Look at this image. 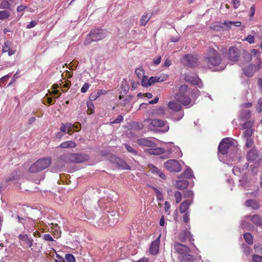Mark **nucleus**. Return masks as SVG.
<instances>
[{
  "label": "nucleus",
  "mask_w": 262,
  "mask_h": 262,
  "mask_svg": "<svg viewBox=\"0 0 262 262\" xmlns=\"http://www.w3.org/2000/svg\"><path fill=\"white\" fill-rule=\"evenodd\" d=\"M148 168L149 171H150L154 174L159 176L162 179H166V176L163 173V172L157 167H155L154 165L149 164L148 165Z\"/></svg>",
  "instance_id": "aec40b11"
},
{
  "label": "nucleus",
  "mask_w": 262,
  "mask_h": 262,
  "mask_svg": "<svg viewBox=\"0 0 262 262\" xmlns=\"http://www.w3.org/2000/svg\"><path fill=\"white\" fill-rule=\"evenodd\" d=\"M188 185L187 180H178L176 182V186L179 189H183L186 188Z\"/></svg>",
  "instance_id": "7c9ffc66"
},
{
  "label": "nucleus",
  "mask_w": 262,
  "mask_h": 262,
  "mask_svg": "<svg viewBox=\"0 0 262 262\" xmlns=\"http://www.w3.org/2000/svg\"><path fill=\"white\" fill-rule=\"evenodd\" d=\"M175 151L176 155V156L181 157L182 156V153L180 148L178 146H173L172 148L170 150V152Z\"/></svg>",
  "instance_id": "ea45409f"
},
{
  "label": "nucleus",
  "mask_w": 262,
  "mask_h": 262,
  "mask_svg": "<svg viewBox=\"0 0 262 262\" xmlns=\"http://www.w3.org/2000/svg\"><path fill=\"white\" fill-rule=\"evenodd\" d=\"M192 236L189 231L185 230L180 235L179 239L182 242H184L187 239L191 241Z\"/></svg>",
  "instance_id": "cd10ccee"
},
{
  "label": "nucleus",
  "mask_w": 262,
  "mask_h": 262,
  "mask_svg": "<svg viewBox=\"0 0 262 262\" xmlns=\"http://www.w3.org/2000/svg\"><path fill=\"white\" fill-rule=\"evenodd\" d=\"M152 188L154 190L156 193L157 199L159 201L163 200V196L162 192L155 187H152Z\"/></svg>",
  "instance_id": "c9c22d12"
},
{
  "label": "nucleus",
  "mask_w": 262,
  "mask_h": 262,
  "mask_svg": "<svg viewBox=\"0 0 262 262\" xmlns=\"http://www.w3.org/2000/svg\"><path fill=\"white\" fill-rule=\"evenodd\" d=\"M173 250L179 254V258L181 262H195L194 256L190 254V250L187 246L176 242Z\"/></svg>",
  "instance_id": "7ed1b4c3"
},
{
  "label": "nucleus",
  "mask_w": 262,
  "mask_h": 262,
  "mask_svg": "<svg viewBox=\"0 0 262 262\" xmlns=\"http://www.w3.org/2000/svg\"><path fill=\"white\" fill-rule=\"evenodd\" d=\"M205 59L208 67L213 71H222L226 67L225 64L222 63L220 54L213 48L208 50Z\"/></svg>",
  "instance_id": "f03ea898"
},
{
  "label": "nucleus",
  "mask_w": 262,
  "mask_h": 262,
  "mask_svg": "<svg viewBox=\"0 0 262 262\" xmlns=\"http://www.w3.org/2000/svg\"><path fill=\"white\" fill-rule=\"evenodd\" d=\"M253 123L251 121H247L243 123L242 126V129L244 130H247L249 129H253L252 127Z\"/></svg>",
  "instance_id": "58836bf2"
},
{
  "label": "nucleus",
  "mask_w": 262,
  "mask_h": 262,
  "mask_svg": "<svg viewBox=\"0 0 262 262\" xmlns=\"http://www.w3.org/2000/svg\"><path fill=\"white\" fill-rule=\"evenodd\" d=\"M182 62L188 67H194L197 64L196 56L191 55H185L181 60Z\"/></svg>",
  "instance_id": "f8f14e48"
},
{
  "label": "nucleus",
  "mask_w": 262,
  "mask_h": 262,
  "mask_svg": "<svg viewBox=\"0 0 262 262\" xmlns=\"http://www.w3.org/2000/svg\"><path fill=\"white\" fill-rule=\"evenodd\" d=\"M99 97V94L97 92V91L94 92L91 94L90 96V99L91 100V101H94L96 100V99L98 98Z\"/></svg>",
  "instance_id": "864d4df0"
},
{
  "label": "nucleus",
  "mask_w": 262,
  "mask_h": 262,
  "mask_svg": "<svg viewBox=\"0 0 262 262\" xmlns=\"http://www.w3.org/2000/svg\"><path fill=\"white\" fill-rule=\"evenodd\" d=\"M90 85L88 83H85L82 87L81 88V92L82 93H85L90 88Z\"/></svg>",
  "instance_id": "13d9d810"
},
{
  "label": "nucleus",
  "mask_w": 262,
  "mask_h": 262,
  "mask_svg": "<svg viewBox=\"0 0 262 262\" xmlns=\"http://www.w3.org/2000/svg\"><path fill=\"white\" fill-rule=\"evenodd\" d=\"M76 146V144L74 141H68L63 142V143H62L60 144V147L62 148H74V147H75Z\"/></svg>",
  "instance_id": "2f4dec72"
},
{
  "label": "nucleus",
  "mask_w": 262,
  "mask_h": 262,
  "mask_svg": "<svg viewBox=\"0 0 262 262\" xmlns=\"http://www.w3.org/2000/svg\"><path fill=\"white\" fill-rule=\"evenodd\" d=\"M233 7L235 9H237L240 5V3L238 0H232Z\"/></svg>",
  "instance_id": "338daca9"
},
{
  "label": "nucleus",
  "mask_w": 262,
  "mask_h": 262,
  "mask_svg": "<svg viewBox=\"0 0 262 262\" xmlns=\"http://www.w3.org/2000/svg\"><path fill=\"white\" fill-rule=\"evenodd\" d=\"M246 147L247 148H251L254 145V141L252 138L246 139Z\"/></svg>",
  "instance_id": "c03bdc74"
},
{
  "label": "nucleus",
  "mask_w": 262,
  "mask_h": 262,
  "mask_svg": "<svg viewBox=\"0 0 262 262\" xmlns=\"http://www.w3.org/2000/svg\"><path fill=\"white\" fill-rule=\"evenodd\" d=\"M251 116V113L249 110H246L241 111L239 115V119L241 121H245L248 120Z\"/></svg>",
  "instance_id": "c85d7f7f"
},
{
  "label": "nucleus",
  "mask_w": 262,
  "mask_h": 262,
  "mask_svg": "<svg viewBox=\"0 0 262 262\" xmlns=\"http://www.w3.org/2000/svg\"><path fill=\"white\" fill-rule=\"evenodd\" d=\"M165 109L163 107L154 109L151 112V114L153 116H163L165 114Z\"/></svg>",
  "instance_id": "393cba45"
},
{
  "label": "nucleus",
  "mask_w": 262,
  "mask_h": 262,
  "mask_svg": "<svg viewBox=\"0 0 262 262\" xmlns=\"http://www.w3.org/2000/svg\"><path fill=\"white\" fill-rule=\"evenodd\" d=\"M184 79L186 81L197 85L199 88H202L203 84L201 79L198 76L191 73H187L185 75Z\"/></svg>",
  "instance_id": "1a4fd4ad"
},
{
  "label": "nucleus",
  "mask_w": 262,
  "mask_h": 262,
  "mask_svg": "<svg viewBox=\"0 0 262 262\" xmlns=\"http://www.w3.org/2000/svg\"><path fill=\"white\" fill-rule=\"evenodd\" d=\"M258 187H256V189L254 191H252V192L247 193V195L248 196V194H250L251 196L256 198L258 195Z\"/></svg>",
  "instance_id": "5fc2aeb1"
},
{
  "label": "nucleus",
  "mask_w": 262,
  "mask_h": 262,
  "mask_svg": "<svg viewBox=\"0 0 262 262\" xmlns=\"http://www.w3.org/2000/svg\"><path fill=\"white\" fill-rule=\"evenodd\" d=\"M183 176L186 179L191 178L193 176V171L191 169L187 167L183 173Z\"/></svg>",
  "instance_id": "72a5a7b5"
},
{
  "label": "nucleus",
  "mask_w": 262,
  "mask_h": 262,
  "mask_svg": "<svg viewBox=\"0 0 262 262\" xmlns=\"http://www.w3.org/2000/svg\"><path fill=\"white\" fill-rule=\"evenodd\" d=\"M43 238L47 241H53L52 237L49 234H45Z\"/></svg>",
  "instance_id": "69168bd1"
},
{
  "label": "nucleus",
  "mask_w": 262,
  "mask_h": 262,
  "mask_svg": "<svg viewBox=\"0 0 262 262\" xmlns=\"http://www.w3.org/2000/svg\"><path fill=\"white\" fill-rule=\"evenodd\" d=\"M183 221L185 223H188L189 221V214L188 212H186L183 217Z\"/></svg>",
  "instance_id": "0e129e2a"
},
{
  "label": "nucleus",
  "mask_w": 262,
  "mask_h": 262,
  "mask_svg": "<svg viewBox=\"0 0 262 262\" xmlns=\"http://www.w3.org/2000/svg\"><path fill=\"white\" fill-rule=\"evenodd\" d=\"M71 127V123H67L65 124L62 123L61 126L60 128V131L66 133L67 128H70Z\"/></svg>",
  "instance_id": "37998d69"
},
{
  "label": "nucleus",
  "mask_w": 262,
  "mask_h": 262,
  "mask_svg": "<svg viewBox=\"0 0 262 262\" xmlns=\"http://www.w3.org/2000/svg\"><path fill=\"white\" fill-rule=\"evenodd\" d=\"M255 252L258 254L262 253V245L260 244H256L254 245Z\"/></svg>",
  "instance_id": "de8ad7c7"
},
{
  "label": "nucleus",
  "mask_w": 262,
  "mask_h": 262,
  "mask_svg": "<svg viewBox=\"0 0 262 262\" xmlns=\"http://www.w3.org/2000/svg\"><path fill=\"white\" fill-rule=\"evenodd\" d=\"M245 205L247 207L251 208L252 209L257 210L259 208V203L255 200L249 199L247 200Z\"/></svg>",
  "instance_id": "412c9836"
},
{
  "label": "nucleus",
  "mask_w": 262,
  "mask_h": 262,
  "mask_svg": "<svg viewBox=\"0 0 262 262\" xmlns=\"http://www.w3.org/2000/svg\"><path fill=\"white\" fill-rule=\"evenodd\" d=\"M144 123L145 125L150 130H155L156 128H160V132L166 133L169 129L168 122L162 119L147 118L144 120Z\"/></svg>",
  "instance_id": "20e7f679"
},
{
  "label": "nucleus",
  "mask_w": 262,
  "mask_h": 262,
  "mask_svg": "<svg viewBox=\"0 0 262 262\" xmlns=\"http://www.w3.org/2000/svg\"><path fill=\"white\" fill-rule=\"evenodd\" d=\"M245 219L250 220L254 224L257 226L262 225V217L258 214L247 215Z\"/></svg>",
  "instance_id": "6ab92c4d"
},
{
  "label": "nucleus",
  "mask_w": 262,
  "mask_h": 262,
  "mask_svg": "<svg viewBox=\"0 0 262 262\" xmlns=\"http://www.w3.org/2000/svg\"><path fill=\"white\" fill-rule=\"evenodd\" d=\"M246 157L248 161L257 162L262 158V156L255 147H253L248 152Z\"/></svg>",
  "instance_id": "ddd939ff"
},
{
  "label": "nucleus",
  "mask_w": 262,
  "mask_h": 262,
  "mask_svg": "<svg viewBox=\"0 0 262 262\" xmlns=\"http://www.w3.org/2000/svg\"><path fill=\"white\" fill-rule=\"evenodd\" d=\"M135 73L139 78L143 79V77H146V76H144V70L141 67L137 68L135 71Z\"/></svg>",
  "instance_id": "e433bc0d"
},
{
  "label": "nucleus",
  "mask_w": 262,
  "mask_h": 262,
  "mask_svg": "<svg viewBox=\"0 0 262 262\" xmlns=\"http://www.w3.org/2000/svg\"><path fill=\"white\" fill-rule=\"evenodd\" d=\"M11 45V43L10 41H6L5 42L2 48V52L3 53L8 52L9 56H11L14 54V51L13 50L10 49Z\"/></svg>",
  "instance_id": "5701e85b"
},
{
  "label": "nucleus",
  "mask_w": 262,
  "mask_h": 262,
  "mask_svg": "<svg viewBox=\"0 0 262 262\" xmlns=\"http://www.w3.org/2000/svg\"><path fill=\"white\" fill-rule=\"evenodd\" d=\"M175 100L170 101L168 103V107L169 110L174 112H179L182 109L181 104L179 101L174 98Z\"/></svg>",
  "instance_id": "a211bd4d"
},
{
  "label": "nucleus",
  "mask_w": 262,
  "mask_h": 262,
  "mask_svg": "<svg viewBox=\"0 0 262 262\" xmlns=\"http://www.w3.org/2000/svg\"><path fill=\"white\" fill-rule=\"evenodd\" d=\"M65 259H66L67 262H75V258L71 254H66Z\"/></svg>",
  "instance_id": "a18cd8bd"
},
{
  "label": "nucleus",
  "mask_w": 262,
  "mask_h": 262,
  "mask_svg": "<svg viewBox=\"0 0 262 262\" xmlns=\"http://www.w3.org/2000/svg\"><path fill=\"white\" fill-rule=\"evenodd\" d=\"M200 95V91L194 89L190 91L187 85H182L179 92L175 95V98L179 101L183 105L190 107L193 104V101Z\"/></svg>",
  "instance_id": "f257e3e1"
},
{
  "label": "nucleus",
  "mask_w": 262,
  "mask_h": 262,
  "mask_svg": "<svg viewBox=\"0 0 262 262\" xmlns=\"http://www.w3.org/2000/svg\"><path fill=\"white\" fill-rule=\"evenodd\" d=\"M51 162V159L49 158L40 159L31 165L29 168V172L35 173L43 170L49 166Z\"/></svg>",
  "instance_id": "39448f33"
},
{
  "label": "nucleus",
  "mask_w": 262,
  "mask_h": 262,
  "mask_svg": "<svg viewBox=\"0 0 262 262\" xmlns=\"http://www.w3.org/2000/svg\"><path fill=\"white\" fill-rule=\"evenodd\" d=\"M232 172L236 176H239L241 173V171L238 167H234L232 169Z\"/></svg>",
  "instance_id": "680f3d73"
},
{
  "label": "nucleus",
  "mask_w": 262,
  "mask_h": 262,
  "mask_svg": "<svg viewBox=\"0 0 262 262\" xmlns=\"http://www.w3.org/2000/svg\"><path fill=\"white\" fill-rule=\"evenodd\" d=\"M94 41L92 36L91 35V33L87 36L84 41V44L85 45H89L91 42Z\"/></svg>",
  "instance_id": "3c124183"
},
{
  "label": "nucleus",
  "mask_w": 262,
  "mask_h": 262,
  "mask_svg": "<svg viewBox=\"0 0 262 262\" xmlns=\"http://www.w3.org/2000/svg\"><path fill=\"white\" fill-rule=\"evenodd\" d=\"M256 110L260 113L262 110V99H259L256 104Z\"/></svg>",
  "instance_id": "603ef678"
},
{
  "label": "nucleus",
  "mask_w": 262,
  "mask_h": 262,
  "mask_svg": "<svg viewBox=\"0 0 262 262\" xmlns=\"http://www.w3.org/2000/svg\"><path fill=\"white\" fill-rule=\"evenodd\" d=\"M147 152L150 155H159L164 152V149L162 148H150L147 150Z\"/></svg>",
  "instance_id": "c756f323"
},
{
  "label": "nucleus",
  "mask_w": 262,
  "mask_h": 262,
  "mask_svg": "<svg viewBox=\"0 0 262 262\" xmlns=\"http://www.w3.org/2000/svg\"><path fill=\"white\" fill-rule=\"evenodd\" d=\"M10 13L8 11L4 10L0 11V19L3 20L9 17Z\"/></svg>",
  "instance_id": "a19ab883"
},
{
  "label": "nucleus",
  "mask_w": 262,
  "mask_h": 262,
  "mask_svg": "<svg viewBox=\"0 0 262 262\" xmlns=\"http://www.w3.org/2000/svg\"><path fill=\"white\" fill-rule=\"evenodd\" d=\"M163 81V79H161L160 77L152 76L148 79L146 76L143 77L142 79L141 83L142 86L144 87H148L156 82Z\"/></svg>",
  "instance_id": "2eb2a0df"
},
{
  "label": "nucleus",
  "mask_w": 262,
  "mask_h": 262,
  "mask_svg": "<svg viewBox=\"0 0 262 262\" xmlns=\"http://www.w3.org/2000/svg\"><path fill=\"white\" fill-rule=\"evenodd\" d=\"M170 208V205L169 203L166 201L164 203V210L165 212H167Z\"/></svg>",
  "instance_id": "774afa93"
},
{
  "label": "nucleus",
  "mask_w": 262,
  "mask_h": 262,
  "mask_svg": "<svg viewBox=\"0 0 262 262\" xmlns=\"http://www.w3.org/2000/svg\"><path fill=\"white\" fill-rule=\"evenodd\" d=\"M193 193L191 190H186L184 192V196L186 198H190L193 196Z\"/></svg>",
  "instance_id": "4d7b16f0"
},
{
  "label": "nucleus",
  "mask_w": 262,
  "mask_h": 262,
  "mask_svg": "<svg viewBox=\"0 0 262 262\" xmlns=\"http://www.w3.org/2000/svg\"><path fill=\"white\" fill-rule=\"evenodd\" d=\"M60 159L61 161H64L66 163H80L87 160L88 158L81 154H66L62 155L60 157Z\"/></svg>",
  "instance_id": "0eeeda50"
},
{
  "label": "nucleus",
  "mask_w": 262,
  "mask_h": 262,
  "mask_svg": "<svg viewBox=\"0 0 262 262\" xmlns=\"http://www.w3.org/2000/svg\"><path fill=\"white\" fill-rule=\"evenodd\" d=\"M125 147L126 150L128 152H129L130 153H132L134 155H137V151L134 148H133L132 147L129 146V145H127V144H125Z\"/></svg>",
  "instance_id": "09e8293b"
},
{
  "label": "nucleus",
  "mask_w": 262,
  "mask_h": 262,
  "mask_svg": "<svg viewBox=\"0 0 262 262\" xmlns=\"http://www.w3.org/2000/svg\"><path fill=\"white\" fill-rule=\"evenodd\" d=\"M239 56V51L237 48L232 47L229 48L228 59L232 64L237 61Z\"/></svg>",
  "instance_id": "4468645a"
},
{
  "label": "nucleus",
  "mask_w": 262,
  "mask_h": 262,
  "mask_svg": "<svg viewBox=\"0 0 262 262\" xmlns=\"http://www.w3.org/2000/svg\"><path fill=\"white\" fill-rule=\"evenodd\" d=\"M123 117L121 115H119L118 116L117 119H116L114 121L111 122V124L119 123L123 120Z\"/></svg>",
  "instance_id": "bf43d9fd"
},
{
  "label": "nucleus",
  "mask_w": 262,
  "mask_h": 262,
  "mask_svg": "<svg viewBox=\"0 0 262 262\" xmlns=\"http://www.w3.org/2000/svg\"><path fill=\"white\" fill-rule=\"evenodd\" d=\"M243 56L246 61L249 62L253 60L258 68L262 63V60L260 59V53L258 50L252 49L250 52L244 51Z\"/></svg>",
  "instance_id": "423d86ee"
},
{
  "label": "nucleus",
  "mask_w": 262,
  "mask_h": 262,
  "mask_svg": "<svg viewBox=\"0 0 262 262\" xmlns=\"http://www.w3.org/2000/svg\"><path fill=\"white\" fill-rule=\"evenodd\" d=\"M160 237L161 234L150 245L149 252L152 255H156L159 252Z\"/></svg>",
  "instance_id": "f3484780"
},
{
  "label": "nucleus",
  "mask_w": 262,
  "mask_h": 262,
  "mask_svg": "<svg viewBox=\"0 0 262 262\" xmlns=\"http://www.w3.org/2000/svg\"><path fill=\"white\" fill-rule=\"evenodd\" d=\"M91 35L92 36L93 41H97L104 38L107 32L105 30L101 29H95L92 30L91 32Z\"/></svg>",
  "instance_id": "9b49d317"
},
{
  "label": "nucleus",
  "mask_w": 262,
  "mask_h": 262,
  "mask_svg": "<svg viewBox=\"0 0 262 262\" xmlns=\"http://www.w3.org/2000/svg\"><path fill=\"white\" fill-rule=\"evenodd\" d=\"M10 6V4L7 0L3 1L1 3V7L2 8L6 9L8 8Z\"/></svg>",
  "instance_id": "e2e57ef3"
},
{
  "label": "nucleus",
  "mask_w": 262,
  "mask_h": 262,
  "mask_svg": "<svg viewBox=\"0 0 262 262\" xmlns=\"http://www.w3.org/2000/svg\"><path fill=\"white\" fill-rule=\"evenodd\" d=\"M107 217L108 225L110 226H113L116 225L119 221V214L116 211H112L109 212Z\"/></svg>",
  "instance_id": "dca6fc26"
},
{
  "label": "nucleus",
  "mask_w": 262,
  "mask_h": 262,
  "mask_svg": "<svg viewBox=\"0 0 262 262\" xmlns=\"http://www.w3.org/2000/svg\"><path fill=\"white\" fill-rule=\"evenodd\" d=\"M243 71L244 74L248 77H251L253 76L255 71V66L250 64L246 68H244Z\"/></svg>",
  "instance_id": "a878e982"
},
{
  "label": "nucleus",
  "mask_w": 262,
  "mask_h": 262,
  "mask_svg": "<svg viewBox=\"0 0 262 262\" xmlns=\"http://www.w3.org/2000/svg\"><path fill=\"white\" fill-rule=\"evenodd\" d=\"M19 238L22 242H25L29 247L32 246L33 239L30 238L27 234H20Z\"/></svg>",
  "instance_id": "bb28decb"
},
{
  "label": "nucleus",
  "mask_w": 262,
  "mask_h": 262,
  "mask_svg": "<svg viewBox=\"0 0 262 262\" xmlns=\"http://www.w3.org/2000/svg\"><path fill=\"white\" fill-rule=\"evenodd\" d=\"M244 237L246 242L250 245L253 243V238L251 234L250 233H246L244 235Z\"/></svg>",
  "instance_id": "4c0bfd02"
},
{
  "label": "nucleus",
  "mask_w": 262,
  "mask_h": 262,
  "mask_svg": "<svg viewBox=\"0 0 262 262\" xmlns=\"http://www.w3.org/2000/svg\"><path fill=\"white\" fill-rule=\"evenodd\" d=\"M165 167L170 172H178L181 170V165L176 160L171 159L164 163Z\"/></svg>",
  "instance_id": "6e6552de"
},
{
  "label": "nucleus",
  "mask_w": 262,
  "mask_h": 262,
  "mask_svg": "<svg viewBox=\"0 0 262 262\" xmlns=\"http://www.w3.org/2000/svg\"><path fill=\"white\" fill-rule=\"evenodd\" d=\"M252 262H262V256L254 254L252 256Z\"/></svg>",
  "instance_id": "8fccbe9b"
},
{
  "label": "nucleus",
  "mask_w": 262,
  "mask_h": 262,
  "mask_svg": "<svg viewBox=\"0 0 262 262\" xmlns=\"http://www.w3.org/2000/svg\"><path fill=\"white\" fill-rule=\"evenodd\" d=\"M137 143L140 145L147 147H154L155 146L154 142L147 139H140L137 140Z\"/></svg>",
  "instance_id": "4be33fe9"
},
{
  "label": "nucleus",
  "mask_w": 262,
  "mask_h": 262,
  "mask_svg": "<svg viewBox=\"0 0 262 262\" xmlns=\"http://www.w3.org/2000/svg\"><path fill=\"white\" fill-rule=\"evenodd\" d=\"M250 251L251 250L249 246L245 245H243V251L245 254L247 255H249L250 253Z\"/></svg>",
  "instance_id": "052dcab7"
},
{
  "label": "nucleus",
  "mask_w": 262,
  "mask_h": 262,
  "mask_svg": "<svg viewBox=\"0 0 262 262\" xmlns=\"http://www.w3.org/2000/svg\"><path fill=\"white\" fill-rule=\"evenodd\" d=\"M192 203V201L190 200H186L183 202L180 206V211L181 213H185L187 209H188L189 206Z\"/></svg>",
  "instance_id": "b1692460"
},
{
  "label": "nucleus",
  "mask_w": 262,
  "mask_h": 262,
  "mask_svg": "<svg viewBox=\"0 0 262 262\" xmlns=\"http://www.w3.org/2000/svg\"><path fill=\"white\" fill-rule=\"evenodd\" d=\"M151 14L145 13L142 16L141 19V24L142 26H145L147 23L148 20L151 17Z\"/></svg>",
  "instance_id": "473e14b6"
},
{
  "label": "nucleus",
  "mask_w": 262,
  "mask_h": 262,
  "mask_svg": "<svg viewBox=\"0 0 262 262\" xmlns=\"http://www.w3.org/2000/svg\"><path fill=\"white\" fill-rule=\"evenodd\" d=\"M174 195V198H175V200H176V202L177 203H180L182 200L181 193L180 191H177L175 192Z\"/></svg>",
  "instance_id": "49530a36"
},
{
  "label": "nucleus",
  "mask_w": 262,
  "mask_h": 262,
  "mask_svg": "<svg viewBox=\"0 0 262 262\" xmlns=\"http://www.w3.org/2000/svg\"><path fill=\"white\" fill-rule=\"evenodd\" d=\"M87 107H88L87 113L89 115L92 114L93 112V110L94 108L93 103L91 101H88L87 102Z\"/></svg>",
  "instance_id": "79ce46f5"
},
{
  "label": "nucleus",
  "mask_w": 262,
  "mask_h": 262,
  "mask_svg": "<svg viewBox=\"0 0 262 262\" xmlns=\"http://www.w3.org/2000/svg\"><path fill=\"white\" fill-rule=\"evenodd\" d=\"M244 40H246L250 44L253 43L255 42L254 36L251 35H248Z\"/></svg>",
  "instance_id": "6e6d98bb"
},
{
  "label": "nucleus",
  "mask_w": 262,
  "mask_h": 262,
  "mask_svg": "<svg viewBox=\"0 0 262 262\" xmlns=\"http://www.w3.org/2000/svg\"><path fill=\"white\" fill-rule=\"evenodd\" d=\"M232 146L231 141L229 138H225L222 140L219 146V151L222 155L228 153V150Z\"/></svg>",
  "instance_id": "9d476101"
},
{
  "label": "nucleus",
  "mask_w": 262,
  "mask_h": 262,
  "mask_svg": "<svg viewBox=\"0 0 262 262\" xmlns=\"http://www.w3.org/2000/svg\"><path fill=\"white\" fill-rule=\"evenodd\" d=\"M254 133V129H249L245 130L243 134V138L246 139L248 138H252L251 136Z\"/></svg>",
  "instance_id": "f704fd0d"
}]
</instances>
